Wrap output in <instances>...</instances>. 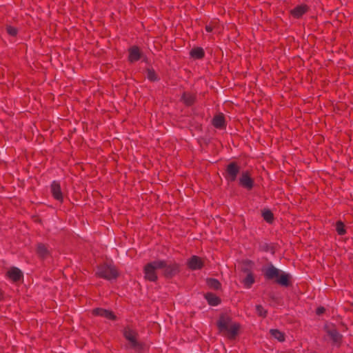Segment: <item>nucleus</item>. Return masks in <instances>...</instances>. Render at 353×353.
<instances>
[{
  "mask_svg": "<svg viewBox=\"0 0 353 353\" xmlns=\"http://www.w3.org/2000/svg\"><path fill=\"white\" fill-rule=\"evenodd\" d=\"M265 277L268 280L275 279L276 282L284 287L290 285L291 275L279 269H277L272 263L263 269Z\"/></svg>",
  "mask_w": 353,
  "mask_h": 353,
  "instance_id": "obj_1",
  "label": "nucleus"
},
{
  "mask_svg": "<svg viewBox=\"0 0 353 353\" xmlns=\"http://www.w3.org/2000/svg\"><path fill=\"white\" fill-rule=\"evenodd\" d=\"M217 327L219 332L225 335L228 338L232 339L238 334L239 325L232 323L230 317L221 314L217 321Z\"/></svg>",
  "mask_w": 353,
  "mask_h": 353,
  "instance_id": "obj_2",
  "label": "nucleus"
},
{
  "mask_svg": "<svg viewBox=\"0 0 353 353\" xmlns=\"http://www.w3.org/2000/svg\"><path fill=\"white\" fill-rule=\"evenodd\" d=\"M96 275L100 278L111 281L116 279L119 276V273L113 265L103 263L97 267Z\"/></svg>",
  "mask_w": 353,
  "mask_h": 353,
  "instance_id": "obj_3",
  "label": "nucleus"
},
{
  "mask_svg": "<svg viewBox=\"0 0 353 353\" xmlns=\"http://www.w3.org/2000/svg\"><path fill=\"white\" fill-rule=\"evenodd\" d=\"M164 266V261L157 260L148 263L145 265L143 269L145 279L150 281H156L158 279L157 270Z\"/></svg>",
  "mask_w": 353,
  "mask_h": 353,
  "instance_id": "obj_4",
  "label": "nucleus"
},
{
  "mask_svg": "<svg viewBox=\"0 0 353 353\" xmlns=\"http://www.w3.org/2000/svg\"><path fill=\"white\" fill-rule=\"evenodd\" d=\"M240 172V166L236 162L230 163L225 168L224 176L228 181L233 182L236 181L238 174Z\"/></svg>",
  "mask_w": 353,
  "mask_h": 353,
  "instance_id": "obj_5",
  "label": "nucleus"
},
{
  "mask_svg": "<svg viewBox=\"0 0 353 353\" xmlns=\"http://www.w3.org/2000/svg\"><path fill=\"white\" fill-rule=\"evenodd\" d=\"M123 336L128 341L131 348L134 350L141 348V343L137 340V334L135 331L131 330L130 327H125L123 330Z\"/></svg>",
  "mask_w": 353,
  "mask_h": 353,
  "instance_id": "obj_6",
  "label": "nucleus"
},
{
  "mask_svg": "<svg viewBox=\"0 0 353 353\" xmlns=\"http://www.w3.org/2000/svg\"><path fill=\"white\" fill-rule=\"evenodd\" d=\"M165 266L160 268L163 270V274L166 278H172L179 272V268L176 263H168L164 261Z\"/></svg>",
  "mask_w": 353,
  "mask_h": 353,
  "instance_id": "obj_7",
  "label": "nucleus"
},
{
  "mask_svg": "<svg viewBox=\"0 0 353 353\" xmlns=\"http://www.w3.org/2000/svg\"><path fill=\"white\" fill-rule=\"evenodd\" d=\"M239 184L244 188L250 190L254 185V179L250 176V172L248 171L243 172L239 178Z\"/></svg>",
  "mask_w": 353,
  "mask_h": 353,
  "instance_id": "obj_8",
  "label": "nucleus"
},
{
  "mask_svg": "<svg viewBox=\"0 0 353 353\" xmlns=\"http://www.w3.org/2000/svg\"><path fill=\"white\" fill-rule=\"evenodd\" d=\"M51 192L53 197L58 201H63V194L61 192L60 183L56 181H54L51 184Z\"/></svg>",
  "mask_w": 353,
  "mask_h": 353,
  "instance_id": "obj_9",
  "label": "nucleus"
},
{
  "mask_svg": "<svg viewBox=\"0 0 353 353\" xmlns=\"http://www.w3.org/2000/svg\"><path fill=\"white\" fill-rule=\"evenodd\" d=\"M188 266L192 270H200L203 266V261L200 257L192 256L188 261Z\"/></svg>",
  "mask_w": 353,
  "mask_h": 353,
  "instance_id": "obj_10",
  "label": "nucleus"
},
{
  "mask_svg": "<svg viewBox=\"0 0 353 353\" xmlns=\"http://www.w3.org/2000/svg\"><path fill=\"white\" fill-rule=\"evenodd\" d=\"M92 314L100 316L110 320H116L117 316L110 311L103 308H96L92 310Z\"/></svg>",
  "mask_w": 353,
  "mask_h": 353,
  "instance_id": "obj_11",
  "label": "nucleus"
},
{
  "mask_svg": "<svg viewBox=\"0 0 353 353\" xmlns=\"http://www.w3.org/2000/svg\"><path fill=\"white\" fill-rule=\"evenodd\" d=\"M141 57V52L137 46H132L129 49L128 60L133 63L138 61Z\"/></svg>",
  "mask_w": 353,
  "mask_h": 353,
  "instance_id": "obj_12",
  "label": "nucleus"
},
{
  "mask_svg": "<svg viewBox=\"0 0 353 353\" xmlns=\"http://www.w3.org/2000/svg\"><path fill=\"white\" fill-rule=\"evenodd\" d=\"M327 334L334 343H339L341 339V334L334 327L330 328L328 326L325 327Z\"/></svg>",
  "mask_w": 353,
  "mask_h": 353,
  "instance_id": "obj_13",
  "label": "nucleus"
},
{
  "mask_svg": "<svg viewBox=\"0 0 353 353\" xmlns=\"http://www.w3.org/2000/svg\"><path fill=\"white\" fill-rule=\"evenodd\" d=\"M181 101L185 105L191 106L196 101V95L190 92H184L181 97Z\"/></svg>",
  "mask_w": 353,
  "mask_h": 353,
  "instance_id": "obj_14",
  "label": "nucleus"
},
{
  "mask_svg": "<svg viewBox=\"0 0 353 353\" xmlns=\"http://www.w3.org/2000/svg\"><path fill=\"white\" fill-rule=\"evenodd\" d=\"M37 253L42 259H45L50 256V251L48 248L45 244L43 243H39L37 245Z\"/></svg>",
  "mask_w": 353,
  "mask_h": 353,
  "instance_id": "obj_15",
  "label": "nucleus"
},
{
  "mask_svg": "<svg viewBox=\"0 0 353 353\" xmlns=\"http://www.w3.org/2000/svg\"><path fill=\"white\" fill-rule=\"evenodd\" d=\"M8 276L13 281H18L23 278V273L21 271L17 268H12L8 272Z\"/></svg>",
  "mask_w": 353,
  "mask_h": 353,
  "instance_id": "obj_16",
  "label": "nucleus"
},
{
  "mask_svg": "<svg viewBox=\"0 0 353 353\" xmlns=\"http://www.w3.org/2000/svg\"><path fill=\"white\" fill-rule=\"evenodd\" d=\"M212 124L216 128H223L225 127L224 115L219 114L215 115L212 119Z\"/></svg>",
  "mask_w": 353,
  "mask_h": 353,
  "instance_id": "obj_17",
  "label": "nucleus"
},
{
  "mask_svg": "<svg viewBox=\"0 0 353 353\" xmlns=\"http://www.w3.org/2000/svg\"><path fill=\"white\" fill-rule=\"evenodd\" d=\"M307 11V7L304 5H301L295 7L291 10V14L295 18H300Z\"/></svg>",
  "mask_w": 353,
  "mask_h": 353,
  "instance_id": "obj_18",
  "label": "nucleus"
},
{
  "mask_svg": "<svg viewBox=\"0 0 353 353\" xmlns=\"http://www.w3.org/2000/svg\"><path fill=\"white\" fill-rule=\"evenodd\" d=\"M254 274L252 272H249L246 276L243 279L242 283L246 288H250L254 283Z\"/></svg>",
  "mask_w": 353,
  "mask_h": 353,
  "instance_id": "obj_19",
  "label": "nucleus"
},
{
  "mask_svg": "<svg viewBox=\"0 0 353 353\" xmlns=\"http://www.w3.org/2000/svg\"><path fill=\"white\" fill-rule=\"evenodd\" d=\"M190 54L192 57L198 59H202L205 55L203 49L200 47L192 48Z\"/></svg>",
  "mask_w": 353,
  "mask_h": 353,
  "instance_id": "obj_20",
  "label": "nucleus"
},
{
  "mask_svg": "<svg viewBox=\"0 0 353 353\" xmlns=\"http://www.w3.org/2000/svg\"><path fill=\"white\" fill-rule=\"evenodd\" d=\"M205 296L208 303L211 305H217L220 303L219 298L212 293H207Z\"/></svg>",
  "mask_w": 353,
  "mask_h": 353,
  "instance_id": "obj_21",
  "label": "nucleus"
},
{
  "mask_svg": "<svg viewBox=\"0 0 353 353\" xmlns=\"http://www.w3.org/2000/svg\"><path fill=\"white\" fill-rule=\"evenodd\" d=\"M270 333L274 339H277L279 341L283 342L285 341L284 334L279 330L272 329L270 330Z\"/></svg>",
  "mask_w": 353,
  "mask_h": 353,
  "instance_id": "obj_22",
  "label": "nucleus"
},
{
  "mask_svg": "<svg viewBox=\"0 0 353 353\" xmlns=\"http://www.w3.org/2000/svg\"><path fill=\"white\" fill-rule=\"evenodd\" d=\"M207 284L210 288L214 290H219L221 288L220 282L216 279H208Z\"/></svg>",
  "mask_w": 353,
  "mask_h": 353,
  "instance_id": "obj_23",
  "label": "nucleus"
},
{
  "mask_svg": "<svg viewBox=\"0 0 353 353\" xmlns=\"http://www.w3.org/2000/svg\"><path fill=\"white\" fill-rule=\"evenodd\" d=\"M336 230L339 235H344L346 233L345 225L341 221L336 223Z\"/></svg>",
  "mask_w": 353,
  "mask_h": 353,
  "instance_id": "obj_24",
  "label": "nucleus"
},
{
  "mask_svg": "<svg viewBox=\"0 0 353 353\" xmlns=\"http://www.w3.org/2000/svg\"><path fill=\"white\" fill-rule=\"evenodd\" d=\"M262 216L268 223H272L274 219V215L270 210H265L262 212Z\"/></svg>",
  "mask_w": 353,
  "mask_h": 353,
  "instance_id": "obj_25",
  "label": "nucleus"
},
{
  "mask_svg": "<svg viewBox=\"0 0 353 353\" xmlns=\"http://www.w3.org/2000/svg\"><path fill=\"white\" fill-rule=\"evenodd\" d=\"M147 77L151 81H155L158 79L157 76L154 70H147Z\"/></svg>",
  "mask_w": 353,
  "mask_h": 353,
  "instance_id": "obj_26",
  "label": "nucleus"
},
{
  "mask_svg": "<svg viewBox=\"0 0 353 353\" xmlns=\"http://www.w3.org/2000/svg\"><path fill=\"white\" fill-rule=\"evenodd\" d=\"M256 311L257 314L259 316L265 317L267 314V310L263 308V307L261 305H257L256 306Z\"/></svg>",
  "mask_w": 353,
  "mask_h": 353,
  "instance_id": "obj_27",
  "label": "nucleus"
},
{
  "mask_svg": "<svg viewBox=\"0 0 353 353\" xmlns=\"http://www.w3.org/2000/svg\"><path fill=\"white\" fill-rule=\"evenodd\" d=\"M6 31L8 34L13 37L16 36L18 32L16 28L12 27L11 26H8L6 27Z\"/></svg>",
  "mask_w": 353,
  "mask_h": 353,
  "instance_id": "obj_28",
  "label": "nucleus"
},
{
  "mask_svg": "<svg viewBox=\"0 0 353 353\" xmlns=\"http://www.w3.org/2000/svg\"><path fill=\"white\" fill-rule=\"evenodd\" d=\"M250 263L251 262H246L245 265L241 268V270L247 274L249 272H251L250 267L248 266Z\"/></svg>",
  "mask_w": 353,
  "mask_h": 353,
  "instance_id": "obj_29",
  "label": "nucleus"
},
{
  "mask_svg": "<svg viewBox=\"0 0 353 353\" xmlns=\"http://www.w3.org/2000/svg\"><path fill=\"white\" fill-rule=\"evenodd\" d=\"M325 311V309L323 307H319L317 309H316V314L318 315H321L322 314H323Z\"/></svg>",
  "mask_w": 353,
  "mask_h": 353,
  "instance_id": "obj_30",
  "label": "nucleus"
},
{
  "mask_svg": "<svg viewBox=\"0 0 353 353\" xmlns=\"http://www.w3.org/2000/svg\"><path fill=\"white\" fill-rule=\"evenodd\" d=\"M205 30L208 32H211L213 30V27L211 25H207L205 26Z\"/></svg>",
  "mask_w": 353,
  "mask_h": 353,
  "instance_id": "obj_31",
  "label": "nucleus"
},
{
  "mask_svg": "<svg viewBox=\"0 0 353 353\" xmlns=\"http://www.w3.org/2000/svg\"><path fill=\"white\" fill-rule=\"evenodd\" d=\"M3 299V293L1 292V290H0V301H1Z\"/></svg>",
  "mask_w": 353,
  "mask_h": 353,
  "instance_id": "obj_32",
  "label": "nucleus"
}]
</instances>
